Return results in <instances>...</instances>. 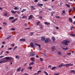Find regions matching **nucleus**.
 Returning <instances> with one entry per match:
<instances>
[{"mask_svg": "<svg viewBox=\"0 0 75 75\" xmlns=\"http://www.w3.org/2000/svg\"><path fill=\"white\" fill-rule=\"evenodd\" d=\"M70 42H71L70 41L64 40L62 42V44H63L65 45H68V44L67 43H70Z\"/></svg>", "mask_w": 75, "mask_h": 75, "instance_id": "f257e3e1", "label": "nucleus"}, {"mask_svg": "<svg viewBox=\"0 0 75 75\" xmlns=\"http://www.w3.org/2000/svg\"><path fill=\"white\" fill-rule=\"evenodd\" d=\"M30 56H31V57H34V55H35V52H30Z\"/></svg>", "mask_w": 75, "mask_h": 75, "instance_id": "f03ea898", "label": "nucleus"}, {"mask_svg": "<svg viewBox=\"0 0 75 75\" xmlns=\"http://www.w3.org/2000/svg\"><path fill=\"white\" fill-rule=\"evenodd\" d=\"M65 66H66V67H68V66H73V64H71V63L67 64H64Z\"/></svg>", "mask_w": 75, "mask_h": 75, "instance_id": "7ed1b4c3", "label": "nucleus"}, {"mask_svg": "<svg viewBox=\"0 0 75 75\" xmlns=\"http://www.w3.org/2000/svg\"><path fill=\"white\" fill-rule=\"evenodd\" d=\"M64 66H65V64H64V63H62L61 64L59 65L58 67L59 68H61Z\"/></svg>", "mask_w": 75, "mask_h": 75, "instance_id": "20e7f679", "label": "nucleus"}, {"mask_svg": "<svg viewBox=\"0 0 75 75\" xmlns=\"http://www.w3.org/2000/svg\"><path fill=\"white\" fill-rule=\"evenodd\" d=\"M45 25H50V23L49 22H45Z\"/></svg>", "mask_w": 75, "mask_h": 75, "instance_id": "39448f33", "label": "nucleus"}, {"mask_svg": "<svg viewBox=\"0 0 75 75\" xmlns=\"http://www.w3.org/2000/svg\"><path fill=\"white\" fill-rule=\"evenodd\" d=\"M33 15H31L29 17L28 19V20H31L33 18Z\"/></svg>", "mask_w": 75, "mask_h": 75, "instance_id": "423d86ee", "label": "nucleus"}, {"mask_svg": "<svg viewBox=\"0 0 75 75\" xmlns=\"http://www.w3.org/2000/svg\"><path fill=\"white\" fill-rule=\"evenodd\" d=\"M20 41H26V40L24 38H21V39H20Z\"/></svg>", "mask_w": 75, "mask_h": 75, "instance_id": "0eeeda50", "label": "nucleus"}, {"mask_svg": "<svg viewBox=\"0 0 75 75\" xmlns=\"http://www.w3.org/2000/svg\"><path fill=\"white\" fill-rule=\"evenodd\" d=\"M55 46H53L52 47V52H54V50H55Z\"/></svg>", "mask_w": 75, "mask_h": 75, "instance_id": "6e6552de", "label": "nucleus"}, {"mask_svg": "<svg viewBox=\"0 0 75 75\" xmlns=\"http://www.w3.org/2000/svg\"><path fill=\"white\" fill-rule=\"evenodd\" d=\"M30 46L31 47H32V48H33V47H34V44H33V42H32L30 43Z\"/></svg>", "mask_w": 75, "mask_h": 75, "instance_id": "1a4fd4ad", "label": "nucleus"}, {"mask_svg": "<svg viewBox=\"0 0 75 75\" xmlns=\"http://www.w3.org/2000/svg\"><path fill=\"white\" fill-rule=\"evenodd\" d=\"M75 74V70H70V74Z\"/></svg>", "mask_w": 75, "mask_h": 75, "instance_id": "9d476101", "label": "nucleus"}, {"mask_svg": "<svg viewBox=\"0 0 75 75\" xmlns=\"http://www.w3.org/2000/svg\"><path fill=\"white\" fill-rule=\"evenodd\" d=\"M69 21H70V22H71V23H72V22H73V21H72V19L71 18H69Z\"/></svg>", "mask_w": 75, "mask_h": 75, "instance_id": "9b49d317", "label": "nucleus"}, {"mask_svg": "<svg viewBox=\"0 0 75 75\" xmlns=\"http://www.w3.org/2000/svg\"><path fill=\"white\" fill-rule=\"evenodd\" d=\"M3 16H7V13H4L3 14Z\"/></svg>", "mask_w": 75, "mask_h": 75, "instance_id": "f8f14e48", "label": "nucleus"}, {"mask_svg": "<svg viewBox=\"0 0 75 75\" xmlns=\"http://www.w3.org/2000/svg\"><path fill=\"white\" fill-rule=\"evenodd\" d=\"M14 18L13 17H9V20H13Z\"/></svg>", "mask_w": 75, "mask_h": 75, "instance_id": "ddd939ff", "label": "nucleus"}, {"mask_svg": "<svg viewBox=\"0 0 75 75\" xmlns=\"http://www.w3.org/2000/svg\"><path fill=\"white\" fill-rule=\"evenodd\" d=\"M52 40H53V41H55V38L54 37H52Z\"/></svg>", "mask_w": 75, "mask_h": 75, "instance_id": "4468645a", "label": "nucleus"}, {"mask_svg": "<svg viewBox=\"0 0 75 75\" xmlns=\"http://www.w3.org/2000/svg\"><path fill=\"white\" fill-rule=\"evenodd\" d=\"M49 42V39H47L45 41V42L46 43H47V42Z\"/></svg>", "mask_w": 75, "mask_h": 75, "instance_id": "2eb2a0df", "label": "nucleus"}, {"mask_svg": "<svg viewBox=\"0 0 75 75\" xmlns=\"http://www.w3.org/2000/svg\"><path fill=\"white\" fill-rule=\"evenodd\" d=\"M5 59H7V60L11 59L10 57H5Z\"/></svg>", "mask_w": 75, "mask_h": 75, "instance_id": "dca6fc26", "label": "nucleus"}, {"mask_svg": "<svg viewBox=\"0 0 75 75\" xmlns=\"http://www.w3.org/2000/svg\"><path fill=\"white\" fill-rule=\"evenodd\" d=\"M70 35L71 36V37H75V34L73 33H71Z\"/></svg>", "mask_w": 75, "mask_h": 75, "instance_id": "f3484780", "label": "nucleus"}, {"mask_svg": "<svg viewBox=\"0 0 75 75\" xmlns=\"http://www.w3.org/2000/svg\"><path fill=\"white\" fill-rule=\"evenodd\" d=\"M40 23H41V22L38 21L37 23V25H40Z\"/></svg>", "mask_w": 75, "mask_h": 75, "instance_id": "a211bd4d", "label": "nucleus"}, {"mask_svg": "<svg viewBox=\"0 0 75 75\" xmlns=\"http://www.w3.org/2000/svg\"><path fill=\"white\" fill-rule=\"evenodd\" d=\"M43 6V4H38V7H40V6Z\"/></svg>", "mask_w": 75, "mask_h": 75, "instance_id": "6ab92c4d", "label": "nucleus"}, {"mask_svg": "<svg viewBox=\"0 0 75 75\" xmlns=\"http://www.w3.org/2000/svg\"><path fill=\"white\" fill-rule=\"evenodd\" d=\"M45 37H44L43 36L41 37V40L42 41H44V40H45Z\"/></svg>", "mask_w": 75, "mask_h": 75, "instance_id": "aec40b11", "label": "nucleus"}, {"mask_svg": "<svg viewBox=\"0 0 75 75\" xmlns=\"http://www.w3.org/2000/svg\"><path fill=\"white\" fill-rule=\"evenodd\" d=\"M11 12L13 13L16 14V12H17V11H11Z\"/></svg>", "mask_w": 75, "mask_h": 75, "instance_id": "412c9836", "label": "nucleus"}, {"mask_svg": "<svg viewBox=\"0 0 75 75\" xmlns=\"http://www.w3.org/2000/svg\"><path fill=\"white\" fill-rule=\"evenodd\" d=\"M34 63L33 62H31L29 64V66H30V65H34Z\"/></svg>", "mask_w": 75, "mask_h": 75, "instance_id": "4be33fe9", "label": "nucleus"}, {"mask_svg": "<svg viewBox=\"0 0 75 75\" xmlns=\"http://www.w3.org/2000/svg\"><path fill=\"white\" fill-rule=\"evenodd\" d=\"M30 60H31V61H33V62H34V61H35V59L34 58V59H32V58H30Z\"/></svg>", "mask_w": 75, "mask_h": 75, "instance_id": "5701e85b", "label": "nucleus"}, {"mask_svg": "<svg viewBox=\"0 0 75 75\" xmlns=\"http://www.w3.org/2000/svg\"><path fill=\"white\" fill-rule=\"evenodd\" d=\"M15 58H18L17 59H20V57H19V56H16V57H15Z\"/></svg>", "mask_w": 75, "mask_h": 75, "instance_id": "b1692460", "label": "nucleus"}, {"mask_svg": "<svg viewBox=\"0 0 75 75\" xmlns=\"http://www.w3.org/2000/svg\"><path fill=\"white\" fill-rule=\"evenodd\" d=\"M17 20V19H16L15 20H13L12 21H11V22L12 23H13L14 22H15V21H16V20Z\"/></svg>", "mask_w": 75, "mask_h": 75, "instance_id": "393cba45", "label": "nucleus"}, {"mask_svg": "<svg viewBox=\"0 0 75 75\" xmlns=\"http://www.w3.org/2000/svg\"><path fill=\"white\" fill-rule=\"evenodd\" d=\"M66 6H67L68 8H70V5H68V4H66Z\"/></svg>", "mask_w": 75, "mask_h": 75, "instance_id": "a878e982", "label": "nucleus"}, {"mask_svg": "<svg viewBox=\"0 0 75 75\" xmlns=\"http://www.w3.org/2000/svg\"><path fill=\"white\" fill-rule=\"evenodd\" d=\"M62 48L63 50H65L66 51V50H67L68 48L67 47L65 48H63V47H62Z\"/></svg>", "mask_w": 75, "mask_h": 75, "instance_id": "bb28decb", "label": "nucleus"}, {"mask_svg": "<svg viewBox=\"0 0 75 75\" xmlns=\"http://www.w3.org/2000/svg\"><path fill=\"white\" fill-rule=\"evenodd\" d=\"M20 69H21V68H20V67H19V68H18L17 69V72H19V71H20Z\"/></svg>", "mask_w": 75, "mask_h": 75, "instance_id": "cd10ccee", "label": "nucleus"}, {"mask_svg": "<svg viewBox=\"0 0 75 75\" xmlns=\"http://www.w3.org/2000/svg\"><path fill=\"white\" fill-rule=\"evenodd\" d=\"M22 18H27V16H24L22 17Z\"/></svg>", "mask_w": 75, "mask_h": 75, "instance_id": "c85d7f7f", "label": "nucleus"}, {"mask_svg": "<svg viewBox=\"0 0 75 75\" xmlns=\"http://www.w3.org/2000/svg\"><path fill=\"white\" fill-rule=\"evenodd\" d=\"M58 54L59 55H62V53L61 52H59L58 53Z\"/></svg>", "mask_w": 75, "mask_h": 75, "instance_id": "c756f323", "label": "nucleus"}, {"mask_svg": "<svg viewBox=\"0 0 75 75\" xmlns=\"http://www.w3.org/2000/svg\"><path fill=\"white\" fill-rule=\"evenodd\" d=\"M14 9L16 10H18V8L16 6Z\"/></svg>", "mask_w": 75, "mask_h": 75, "instance_id": "7c9ffc66", "label": "nucleus"}, {"mask_svg": "<svg viewBox=\"0 0 75 75\" xmlns=\"http://www.w3.org/2000/svg\"><path fill=\"white\" fill-rule=\"evenodd\" d=\"M11 35H10V36H9V37H8L6 39L7 40H8V39H10V38H11Z\"/></svg>", "mask_w": 75, "mask_h": 75, "instance_id": "2f4dec72", "label": "nucleus"}, {"mask_svg": "<svg viewBox=\"0 0 75 75\" xmlns=\"http://www.w3.org/2000/svg\"><path fill=\"white\" fill-rule=\"evenodd\" d=\"M71 53H68L67 54V55H71Z\"/></svg>", "mask_w": 75, "mask_h": 75, "instance_id": "473e14b6", "label": "nucleus"}, {"mask_svg": "<svg viewBox=\"0 0 75 75\" xmlns=\"http://www.w3.org/2000/svg\"><path fill=\"white\" fill-rule=\"evenodd\" d=\"M11 30H12V31H15V30H16V29L14 28H11Z\"/></svg>", "mask_w": 75, "mask_h": 75, "instance_id": "72a5a7b5", "label": "nucleus"}, {"mask_svg": "<svg viewBox=\"0 0 75 75\" xmlns=\"http://www.w3.org/2000/svg\"><path fill=\"white\" fill-rule=\"evenodd\" d=\"M56 68V67H53L52 69V70H54V69Z\"/></svg>", "mask_w": 75, "mask_h": 75, "instance_id": "f704fd0d", "label": "nucleus"}, {"mask_svg": "<svg viewBox=\"0 0 75 75\" xmlns=\"http://www.w3.org/2000/svg\"><path fill=\"white\" fill-rule=\"evenodd\" d=\"M41 72V71L39 70L38 71L37 73V75H38V74H39V73H40V72Z\"/></svg>", "mask_w": 75, "mask_h": 75, "instance_id": "c9c22d12", "label": "nucleus"}, {"mask_svg": "<svg viewBox=\"0 0 75 75\" xmlns=\"http://www.w3.org/2000/svg\"><path fill=\"white\" fill-rule=\"evenodd\" d=\"M32 69V67H28L27 68V69Z\"/></svg>", "mask_w": 75, "mask_h": 75, "instance_id": "e433bc0d", "label": "nucleus"}, {"mask_svg": "<svg viewBox=\"0 0 75 75\" xmlns=\"http://www.w3.org/2000/svg\"><path fill=\"white\" fill-rule=\"evenodd\" d=\"M24 11H26V9H23V10L22 11H21L22 13H23V12H24Z\"/></svg>", "mask_w": 75, "mask_h": 75, "instance_id": "4c0bfd02", "label": "nucleus"}, {"mask_svg": "<svg viewBox=\"0 0 75 75\" xmlns=\"http://www.w3.org/2000/svg\"><path fill=\"white\" fill-rule=\"evenodd\" d=\"M6 61H0V64L1 63H2V62H6Z\"/></svg>", "mask_w": 75, "mask_h": 75, "instance_id": "58836bf2", "label": "nucleus"}, {"mask_svg": "<svg viewBox=\"0 0 75 75\" xmlns=\"http://www.w3.org/2000/svg\"><path fill=\"white\" fill-rule=\"evenodd\" d=\"M72 11V9H69V13H70Z\"/></svg>", "mask_w": 75, "mask_h": 75, "instance_id": "ea45409f", "label": "nucleus"}, {"mask_svg": "<svg viewBox=\"0 0 75 75\" xmlns=\"http://www.w3.org/2000/svg\"><path fill=\"white\" fill-rule=\"evenodd\" d=\"M40 59L41 61H44V60L42 58H40Z\"/></svg>", "mask_w": 75, "mask_h": 75, "instance_id": "a19ab883", "label": "nucleus"}, {"mask_svg": "<svg viewBox=\"0 0 75 75\" xmlns=\"http://www.w3.org/2000/svg\"><path fill=\"white\" fill-rule=\"evenodd\" d=\"M55 17L56 18H57L59 19V18H60V17L59 16H56Z\"/></svg>", "mask_w": 75, "mask_h": 75, "instance_id": "79ce46f5", "label": "nucleus"}, {"mask_svg": "<svg viewBox=\"0 0 75 75\" xmlns=\"http://www.w3.org/2000/svg\"><path fill=\"white\" fill-rule=\"evenodd\" d=\"M62 14H65V11H62Z\"/></svg>", "mask_w": 75, "mask_h": 75, "instance_id": "37998d69", "label": "nucleus"}, {"mask_svg": "<svg viewBox=\"0 0 75 75\" xmlns=\"http://www.w3.org/2000/svg\"><path fill=\"white\" fill-rule=\"evenodd\" d=\"M44 72L45 73L46 75H48V74H47V72L45 71Z\"/></svg>", "mask_w": 75, "mask_h": 75, "instance_id": "c03bdc74", "label": "nucleus"}, {"mask_svg": "<svg viewBox=\"0 0 75 75\" xmlns=\"http://www.w3.org/2000/svg\"><path fill=\"white\" fill-rule=\"evenodd\" d=\"M74 28V27L73 26H72L71 28V30H72V29Z\"/></svg>", "mask_w": 75, "mask_h": 75, "instance_id": "a18cd8bd", "label": "nucleus"}, {"mask_svg": "<svg viewBox=\"0 0 75 75\" xmlns=\"http://www.w3.org/2000/svg\"><path fill=\"white\" fill-rule=\"evenodd\" d=\"M32 8H33V9H35V7L33 6H32Z\"/></svg>", "mask_w": 75, "mask_h": 75, "instance_id": "49530a36", "label": "nucleus"}, {"mask_svg": "<svg viewBox=\"0 0 75 75\" xmlns=\"http://www.w3.org/2000/svg\"><path fill=\"white\" fill-rule=\"evenodd\" d=\"M39 18H40V19H42V17L41 16H40Z\"/></svg>", "mask_w": 75, "mask_h": 75, "instance_id": "de8ad7c7", "label": "nucleus"}, {"mask_svg": "<svg viewBox=\"0 0 75 75\" xmlns=\"http://www.w3.org/2000/svg\"><path fill=\"white\" fill-rule=\"evenodd\" d=\"M42 11H41L39 12V14H41V13H42Z\"/></svg>", "mask_w": 75, "mask_h": 75, "instance_id": "09e8293b", "label": "nucleus"}, {"mask_svg": "<svg viewBox=\"0 0 75 75\" xmlns=\"http://www.w3.org/2000/svg\"><path fill=\"white\" fill-rule=\"evenodd\" d=\"M34 1H35V3H37V2H38V0H35Z\"/></svg>", "mask_w": 75, "mask_h": 75, "instance_id": "8fccbe9b", "label": "nucleus"}, {"mask_svg": "<svg viewBox=\"0 0 75 75\" xmlns=\"http://www.w3.org/2000/svg\"><path fill=\"white\" fill-rule=\"evenodd\" d=\"M11 47H14V44H12L11 45Z\"/></svg>", "mask_w": 75, "mask_h": 75, "instance_id": "3c124183", "label": "nucleus"}, {"mask_svg": "<svg viewBox=\"0 0 75 75\" xmlns=\"http://www.w3.org/2000/svg\"><path fill=\"white\" fill-rule=\"evenodd\" d=\"M24 25H25V26H27V24L26 23L25 24H24Z\"/></svg>", "mask_w": 75, "mask_h": 75, "instance_id": "603ef678", "label": "nucleus"}, {"mask_svg": "<svg viewBox=\"0 0 75 75\" xmlns=\"http://www.w3.org/2000/svg\"><path fill=\"white\" fill-rule=\"evenodd\" d=\"M56 29H57V30H58V29H59V27H58V26H57L56 27Z\"/></svg>", "mask_w": 75, "mask_h": 75, "instance_id": "864d4df0", "label": "nucleus"}, {"mask_svg": "<svg viewBox=\"0 0 75 75\" xmlns=\"http://www.w3.org/2000/svg\"><path fill=\"white\" fill-rule=\"evenodd\" d=\"M48 10H49V11H51L52 10V9L49 8Z\"/></svg>", "mask_w": 75, "mask_h": 75, "instance_id": "5fc2aeb1", "label": "nucleus"}, {"mask_svg": "<svg viewBox=\"0 0 75 75\" xmlns=\"http://www.w3.org/2000/svg\"><path fill=\"white\" fill-rule=\"evenodd\" d=\"M54 75H59V73H57V74H54Z\"/></svg>", "mask_w": 75, "mask_h": 75, "instance_id": "6e6d98bb", "label": "nucleus"}, {"mask_svg": "<svg viewBox=\"0 0 75 75\" xmlns=\"http://www.w3.org/2000/svg\"><path fill=\"white\" fill-rule=\"evenodd\" d=\"M73 9L74 10H75V7H73Z\"/></svg>", "mask_w": 75, "mask_h": 75, "instance_id": "4d7b16f0", "label": "nucleus"}, {"mask_svg": "<svg viewBox=\"0 0 75 75\" xmlns=\"http://www.w3.org/2000/svg\"><path fill=\"white\" fill-rule=\"evenodd\" d=\"M38 46V47L40 48H41V45H39Z\"/></svg>", "mask_w": 75, "mask_h": 75, "instance_id": "13d9d810", "label": "nucleus"}, {"mask_svg": "<svg viewBox=\"0 0 75 75\" xmlns=\"http://www.w3.org/2000/svg\"><path fill=\"white\" fill-rule=\"evenodd\" d=\"M12 50V48H10L8 49V50Z\"/></svg>", "mask_w": 75, "mask_h": 75, "instance_id": "bf43d9fd", "label": "nucleus"}, {"mask_svg": "<svg viewBox=\"0 0 75 75\" xmlns=\"http://www.w3.org/2000/svg\"><path fill=\"white\" fill-rule=\"evenodd\" d=\"M33 35V32H31L30 34V35Z\"/></svg>", "mask_w": 75, "mask_h": 75, "instance_id": "052dcab7", "label": "nucleus"}, {"mask_svg": "<svg viewBox=\"0 0 75 75\" xmlns=\"http://www.w3.org/2000/svg\"><path fill=\"white\" fill-rule=\"evenodd\" d=\"M3 24H5V25H6V23H5V22H4V23H3Z\"/></svg>", "mask_w": 75, "mask_h": 75, "instance_id": "680f3d73", "label": "nucleus"}, {"mask_svg": "<svg viewBox=\"0 0 75 75\" xmlns=\"http://www.w3.org/2000/svg\"><path fill=\"white\" fill-rule=\"evenodd\" d=\"M63 57H64V58H65V57H67V56L65 55V56H63Z\"/></svg>", "mask_w": 75, "mask_h": 75, "instance_id": "e2e57ef3", "label": "nucleus"}, {"mask_svg": "<svg viewBox=\"0 0 75 75\" xmlns=\"http://www.w3.org/2000/svg\"><path fill=\"white\" fill-rule=\"evenodd\" d=\"M6 53H7V54H8L9 53V52L8 51H6Z\"/></svg>", "mask_w": 75, "mask_h": 75, "instance_id": "0e129e2a", "label": "nucleus"}, {"mask_svg": "<svg viewBox=\"0 0 75 75\" xmlns=\"http://www.w3.org/2000/svg\"><path fill=\"white\" fill-rule=\"evenodd\" d=\"M3 47H4V45H2L1 46V48H3Z\"/></svg>", "mask_w": 75, "mask_h": 75, "instance_id": "69168bd1", "label": "nucleus"}, {"mask_svg": "<svg viewBox=\"0 0 75 75\" xmlns=\"http://www.w3.org/2000/svg\"><path fill=\"white\" fill-rule=\"evenodd\" d=\"M24 75H28V74H27V73H25V74H24Z\"/></svg>", "mask_w": 75, "mask_h": 75, "instance_id": "338daca9", "label": "nucleus"}, {"mask_svg": "<svg viewBox=\"0 0 75 75\" xmlns=\"http://www.w3.org/2000/svg\"><path fill=\"white\" fill-rule=\"evenodd\" d=\"M73 24H74V25H75V21L73 22Z\"/></svg>", "mask_w": 75, "mask_h": 75, "instance_id": "774afa93", "label": "nucleus"}]
</instances>
